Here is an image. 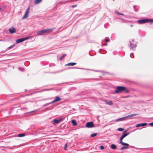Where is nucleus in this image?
Masks as SVG:
<instances>
[{"mask_svg": "<svg viewBox=\"0 0 153 153\" xmlns=\"http://www.w3.org/2000/svg\"><path fill=\"white\" fill-rule=\"evenodd\" d=\"M11 48V47H10L9 48Z\"/></svg>", "mask_w": 153, "mask_h": 153, "instance_id": "36", "label": "nucleus"}, {"mask_svg": "<svg viewBox=\"0 0 153 153\" xmlns=\"http://www.w3.org/2000/svg\"><path fill=\"white\" fill-rule=\"evenodd\" d=\"M147 125V123H143L141 124H138L136 125V126L137 127H139L141 126H145Z\"/></svg>", "mask_w": 153, "mask_h": 153, "instance_id": "9", "label": "nucleus"}, {"mask_svg": "<svg viewBox=\"0 0 153 153\" xmlns=\"http://www.w3.org/2000/svg\"><path fill=\"white\" fill-rule=\"evenodd\" d=\"M28 39V37L23 38L21 39H17L16 41V43H18L21 42H23Z\"/></svg>", "mask_w": 153, "mask_h": 153, "instance_id": "6", "label": "nucleus"}, {"mask_svg": "<svg viewBox=\"0 0 153 153\" xmlns=\"http://www.w3.org/2000/svg\"><path fill=\"white\" fill-rule=\"evenodd\" d=\"M97 134V133H94V134H91V137H95V136H96Z\"/></svg>", "mask_w": 153, "mask_h": 153, "instance_id": "25", "label": "nucleus"}, {"mask_svg": "<svg viewBox=\"0 0 153 153\" xmlns=\"http://www.w3.org/2000/svg\"><path fill=\"white\" fill-rule=\"evenodd\" d=\"M133 26V25H131V27H132Z\"/></svg>", "mask_w": 153, "mask_h": 153, "instance_id": "34", "label": "nucleus"}, {"mask_svg": "<svg viewBox=\"0 0 153 153\" xmlns=\"http://www.w3.org/2000/svg\"><path fill=\"white\" fill-rule=\"evenodd\" d=\"M9 31L11 33H14L16 32V29L13 27L10 28Z\"/></svg>", "mask_w": 153, "mask_h": 153, "instance_id": "8", "label": "nucleus"}, {"mask_svg": "<svg viewBox=\"0 0 153 153\" xmlns=\"http://www.w3.org/2000/svg\"><path fill=\"white\" fill-rule=\"evenodd\" d=\"M105 102L108 104L110 105H113V102L111 101H105Z\"/></svg>", "mask_w": 153, "mask_h": 153, "instance_id": "15", "label": "nucleus"}, {"mask_svg": "<svg viewBox=\"0 0 153 153\" xmlns=\"http://www.w3.org/2000/svg\"><path fill=\"white\" fill-rule=\"evenodd\" d=\"M62 120L61 119H59V120H56V119H55L53 120V122L54 123V124H57L59 123L60 121H61Z\"/></svg>", "mask_w": 153, "mask_h": 153, "instance_id": "13", "label": "nucleus"}, {"mask_svg": "<svg viewBox=\"0 0 153 153\" xmlns=\"http://www.w3.org/2000/svg\"><path fill=\"white\" fill-rule=\"evenodd\" d=\"M66 55H66V54H63V56H62V57H60V58H59V59H60V60H62V59L65 56H66Z\"/></svg>", "mask_w": 153, "mask_h": 153, "instance_id": "23", "label": "nucleus"}, {"mask_svg": "<svg viewBox=\"0 0 153 153\" xmlns=\"http://www.w3.org/2000/svg\"><path fill=\"white\" fill-rule=\"evenodd\" d=\"M145 22H151L150 24H151L153 22V20L152 19H145Z\"/></svg>", "mask_w": 153, "mask_h": 153, "instance_id": "11", "label": "nucleus"}, {"mask_svg": "<svg viewBox=\"0 0 153 153\" xmlns=\"http://www.w3.org/2000/svg\"><path fill=\"white\" fill-rule=\"evenodd\" d=\"M107 45V43H106V44H105V45Z\"/></svg>", "mask_w": 153, "mask_h": 153, "instance_id": "33", "label": "nucleus"}, {"mask_svg": "<svg viewBox=\"0 0 153 153\" xmlns=\"http://www.w3.org/2000/svg\"><path fill=\"white\" fill-rule=\"evenodd\" d=\"M126 118V117H122V118H119V119L117 120L116 121H122V120H125Z\"/></svg>", "mask_w": 153, "mask_h": 153, "instance_id": "18", "label": "nucleus"}, {"mask_svg": "<svg viewBox=\"0 0 153 153\" xmlns=\"http://www.w3.org/2000/svg\"><path fill=\"white\" fill-rule=\"evenodd\" d=\"M30 7H28L26 10L25 12V13L24 16L22 18V19H25L27 18L28 16L29 13L30 12Z\"/></svg>", "mask_w": 153, "mask_h": 153, "instance_id": "4", "label": "nucleus"}, {"mask_svg": "<svg viewBox=\"0 0 153 153\" xmlns=\"http://www.w3.org/2000/svg\"><path fill=\"white\" fill-rule=\"evenodd\" d=\"M126 131H124L123 132V134L122 135L120 139V143L122 145L128 146L129 145V144H128L124 143L122 141L123 139L126 136L129 135L130 134V132H128L126 134L125 133H126Z\"/></svg>", "mask_w": 153, "mask_h": 153, "instance_id": "3", "label": "nucleus"}, {"mask_svg": "<svg viewBox=\"0 0 153 153\" xmlns=\"http://www.w3.org/2000/svg\"><path fill=\"white\" fill-rule=\"evenodd\" d=\"M140 24H141L145 23V19H141L138 20L137 21Z\"/></svg>", "mask_w": 153, "mask_h": 153, "instance_id": "14", "label": "nucleus"}, {"mask_svg": "<svg viewBox=\"0 0 153 153\" xmlns=\"http://www.w3.org/2000/svg\"><path fill=\"white\" fill-rule=\"evenodd\" d=\"M1 9V8H0V10Z\"/></svg>", "mask_w": 153, "mask_h": 153, "instance_id": "35", "label": "nucleus"}, {"mask_svg": "<svg viewBox=\"0 0 153 153\" xmlns=\"http://www.w3.org/2000/svg\"><path fill=\"white\" fill-rule=\"evenodd\" d=\"M111 147L112 149H116L117 148L116 145L114 144H112L111 145Z\"/></svg>", "mask_w": 153, "mask_h": 153, "instance_id": "17", "label": "nucleus"}, {"mask_svg": "<svg viewBox=\"0 0 153 153\" xmlns=\"http://www.w3.org/2000/svg\"><path fill=\"white\" fill-rule=\"evenodd\" d=\"M128 146H123L121 148V150H123L124 149H128Z\"/></svg>", "mask_w": 153, "mask_h": 153, "instance_id": "22", "label": "nucleus"}, {"mask_svg": "<svg viewBox=\"0 0 153 153\" xmlns=\"http://www.w3.org/2000/svg\"><path fill=\"white\" fill-rule=\"evenodd\" d=\"M67 144H66L65 146H64V149L65 150H66V149H67Z\"/></svg>", "mask_w": 153, "mask_h": 153, "instance_id": "27", "label": "nucleus"}, {"mask_svg": "<svg viewBox=\"0 0 153 153\" xmlns=\"http://www.w3.org/2000/svg\"><path fill=\"white\" fill-rule=\"evenodd\" d=\"M100 148L101 149H104V146H100Z\"/></svg>", "mask_w": 153, "mask_h": 153, "instance_id": "26", "label": "nucleus"}, {"mask_svg": "<svg viewBox=\"0 0 153 153\" xmlns=\"http://www.w3.org/2000/svg\"><path fill=\"white\" fill-rule=\"evenodd\" d=\"M124 130V129L122 128H119L117 129V130L120 131H122Z\"/></svg>", "mask_w": 153, "mask_h": 153, "instance_id": "24", "label": "nucleus"}, {"mask_svg": "<svg viewBox=\"0 0 153 153\" xmlns=\"http://www.w3.org/2000/svg\"><path fill=\"white\" fill-rule=\"evenodd\" d=\"M149 125L150 126H153V123H150Z\"/></svg>", "mask_w": 153, "mask_h": 153, "instance_id": "29", "label": "nucleus"}, {"mask_svg": "<svg viewBox=\"0 0 153 153\" xmlns=\"http://www.w3.org/2000/svg\"><path fill=\"white\" fill-rule=\"evenodd\" d=\"M25 136V134H18V136L19 137H23Z\"/></svg>", "mask_w": 153, "mask_h": 153, "instance_id": "21", "label": "nucleus"}, {"mask_svg": "<svg viewBox=\"0 0 153 153\" xmlns=\"http://www.w3.org/2000/svg\"><path fill=\"white\" fill-rule=\"evenodd\" d=\"M42 0H35L34 1V3L35 4H38L41 2Z\"/></svg>", "mask_w": 153, "mask_h": 153, "instance_id": "16", "label": "nucleus"}, {"mask_svg": "<svg viewBox=\"0 0 153 153\" xmlns=\"http://www.w3.org/2000/svg\"><path fill=\"white\" fill-rule=\"evenodd\" d=\"M86 126L87 128H92L94 127V125L93 122H88L86 124Z\"/></svg>", "mask_w": 153, "mask_h": 153, "instance_id": "5", "label": "nucleus"}, {"mask_svg": "<svg viewBox=\"0 0 153 153\" xmlns=\"http://www.w3.org/2000/svg\"><path fill=\"white\" fill-rule=\"evenodd\" d=\"M72 123L73 124V125L74 126H76L77 125V123L76 122V121L74 120H72Z\"/></svg>", "mask_w": 153, "mask_h": 153, "instance_id": "20", "label": "nucleus"}, {"mask_svg": "<svg viewBox=\"0 0 153 153\" xmlns=\"http://www.w3.org/2000/svg\"><path fill=\"white\" fill-rule=\"evenodd\" d=\"M76 63L71 62V63H69L68 64H66L65 65L66 66H73L76 65Z\"/></svg>", "mask_w": 153, "mask_h": 153, "instance_id": "12", "label": "nucleus"}, {"mask_svg": "<svg viewBox=\"0 0 153 153\" xmlns=\"http://www.w3.org/2000/svg\"><path fill=\"white\" fill-rule=\"evenodd\" d=\"M53 29H48L42 30L38 31L37 36L42 35L45 33H49L52 32Z\"/></svg>", "mask_w": 153, "mask_h": 153, "instance_id": "2", "label": "nucleus"}, {"mask_svg": "<svg viewBox=\"0 0 153 153\" xmlns=\"http://www.w3.org/2000/svg\"><path fill=\"white\" fill-rule=\"evenodd\" d=\"M115 13H117L118 14H120V13H119V12L117 11H115Z\"/></svg>", "mask_w": 153, "mask_h": 153, "instance_id": "31", "label": "nucleus"}, {"mask_svg": "<svg viewBox=\"0 0 153 153\" xmlns=\"http://www.w3.org/2000/svg\"><path fill=\"white\" fill-rule=\"evenodd\" d=\"M105 41L106 42H108L109 41V39H105Z\"/></svg>", "mask_w": 153, "mask_h": 153, "instance_id": "30", "label": "nucleus"}, {"mask_svg": "<svg viewBox=\"0 0 153 153\" xmlns=\"http://www.w3.org/2000/svg\"><path fill=\"white\" fill-rule=\"evenodd\" d=\"M116 89L117 90L115 91V93H120L124 91L125 93H126L129 92V90L128 89L123 86H117L116 87Z\"/></svg>", "mask_w": 153, "mask_h": 153, "instance_id": "1", "label": "nucleus"}, {"mask_svg": "<svg viewBox=\"0 0 153 153\" xmlns=\"http://www.w3.org/2000/svg\"><path fill=\"white\" fill-rule=\"evenodd\" d=\"M77 6V5L76 4H75V5H73L72 6V7H76Z\"/></svg>", "mask_w": 153, "mask_h": 153, "instance_id": "28", "label": "nucleus"}, {"mask_svg": "<svg viewBox=\"0 0 153 153\" xmlns=\"http://www.w3.org/2000/svg\"><path fill=\"white\" fill-rule=\"evenodd\" d=\"M61 100V98H60L59 96H56L55 99L52 102L50 103V104L53 103L55 102L59 101Z\"/></svg>", "mask_w": 153, "mask_h": 153, "instance_id": "7", "label": "nucleus"}, {"mask_svg": "<svg viewBox=\"0 0 153 153\" xmlns=\"http://www.w3.org/2000/svg\"><path fill=\"white\" fill-rule=\"evenodd\" d=\"M137 115H138V114H131L127 116H126V118L128 117H131L132 116H136Z\"/></svg>", "mask_w": 153, "mask_h": 153, "instance_id": "19", "label": "nucleus"}, {"mask_svg": "<svg viewBox=\"0 0 153 153\" xmlns=\"http://www.w3.org/2000/svg\"><path fill=\"white\" fill-rule=\"evenodd\" d=\"M119 15H123V13H120Z\"/></svg>", "mask_w": 153, "mask_h": 153, "instance_id": "32", "label": "nucleus"}, {"mask_svg": "<svg viewBox=\"0 0 153 153\" xmlns=\"http://www.w3.org/2000/svg\"><path fill=\"white\" fill-rule=\"evenodd\" d=\"M136 46V45L132 44L131 42H130L129 45V47L131 49H133L134 48H135Z\"/></svg>", "mask_w": 153, "mask_h": 153, "instance_id": "10", "label": "nucleus"}]
</instances>
